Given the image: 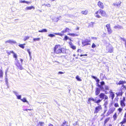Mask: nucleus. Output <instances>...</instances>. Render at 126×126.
Returning a JSON list of instances; mask_svg holds the SVG:
<instances>
[{"label": "nucleus", "instance_id": "nucleus-1", "mask_svg": "<svg viewBox=\"0 0 126 126\" xmlns=\"http://www.w3.org/2000/svg\"><path fill=\"white\" fill-rule=\"evenodd\" d=\"M64 49V48L60 44L56 45L53 47L54 52L56 54H61L63 53Z\"/></svg>", "mask_w": 126, "mask_h": 126}, {"label": "nucleus", "instance_id": "nucleus-2", "mask_svg": "<svg viewBox=\"0 0 126 126\" xmlns=\"http://www.w3.org/2000/svg\"><path fill=\"white\" fill-rule=\"evenodd\" d=\"M94 15L95 17L99 18L101 17V16H105L107 15L105 12L101 9L95 12Z\"/></svg>", "mask_w": 126, "mask_h": 126}, {"label": "nucleus", "instance_id": "nucleus-3", "mask_svg": "<svg viewBox=\"0 0 126 126\" xmlns=\"http://www.w3.org/2000/svg\"><path fill=\"white\" fill-rule=\"evenodd\" d=\"M123 90H126V87L124 85H122L121 87L117 91L116 93V94L117 97L122 96L123 94L124 93L122 91Z\"/></svg>", "mask_w": 126, "mask_h": 126}, {"label": "nucleus", "instance_id": "nucleus-4", "mask_svg": "<svg viewBox=\"0 0 126 126\" xmlns=\"http://www.w3.org/2000/svg\"><path fill=\"white\" fill-rule=\"evenodd\" d=\"M20 60L21 61L20 63L19 62V61L18 60H16V62L15 63V64L17 67L18 69H19L20 70H22L23 69V67L22 65L23 60L22 59H20Z\"/></svg>", "mask_w": 126, "mask_h": 126}, {"label": "nucleus", "instance_id": "nucleus-5", "mask_svg": "<svg viewBox=\"0 0 126 126\" xmlns=\"http://www.w3.org/2000/svg\"><path fill=\"white\" fill-rule=\"evenodd\" d=\"M106 49L107 51V53H111L113 51V47L111 45L109 44L106 46Z\"/></svg>", "mask_w": 126, "mask_h": 126}, {"label": "nucleus", "instance_id": "nucleus-6", "mask_svg": "<svg viewBox=\"0 0 126 126\" xmlns=\"http://www.w3.org/2000/svg\"><path fill=\"white\" fill-rule=\"evenodd\" d=\"M102 109L101 105H99L98 106L96 107L94 109V114H96L99 112L100 110H101Z\"/></svg>", "mask_w": 126, "mask_h": 126}, {"label": "nucleus", "instance_id": "nucleus-7", "mask_svg": "<svg viewBox=\"0 0 126 126\" xmlns=\"http://www.w3.org/2000/svg\"><path fill=\"white\" fill-rule=\"evenodd\" d=\"M120 105L122 107H124L125 106V102L126 101L125 97L123 96L122 98L121 97L120 98Z\"/></svg>", "mask_w": 126, "mask_h": 126}, {"label": "nucleus", "instance_id": "nucleus-8", "mask_svg": "<svg viewBox=\"0 0 126 126\" xmlns=\"http://www.w3.org/2000/svg\"><path fill=\"white\" fill-rule=\"evenodd\" d=\"M100 98L101 99V100L104 99V100H107L108 99V97L104 93H101L99 95Z\"/></svg>", "mask_w": 126, "mask_h": 126}, {"label": "nucleus", "instance_id": "nucleus-9", "mask_svg": "<svg viewBox=\"0 0 126 126\" xmlns=\"http://www.w3.org/2000/svg\"><path fill=\"white\" fill-rule=\"evenodd\" d=\"M91 42L90 40L86 39L82 41V44L83 45V46L86 45H90L91 44L90 43Z\"/></svg>", "mask_w": 126, "mask_h": 126}, {"label": "nucleus", "instance_id": "nucleus-10", "mask_svg": "<svg viewBox=\"0 0 126 126\" xmlns=\"http://www.w3.org/2000/svg\"><path fill=\"white\" fill-rule=\"evenodd\" d=\"M92 101L94 102L95 103H96L98 104L101 101V100L100 99H99L97 101H96L93 98H88V103H89L90 102V101Z\"/></svg>", "mask_w": 126, "mask_h": 126}, {"label": "nucleus", "instance_id": "nucleus-11", "mask_svg": "<svg viewBox=\"0 0 126 126\" xmlns=\"http://www.w3.org/2000/svg\"><path fill=\"white\" fill-rule=\"evenodd\" d=\"M115 108L113 107L110 108L108 111L106 116H107L109 115L110 114H112L115 110Z\"/></svg>", "mask_w": 126, "mask_h": 126}, {"label": "nucleus", "instance_id": "nucleus-12", "mask_svg": "<svg viewBox=\"0 0 126 126\" xmlns=\"http://www.w3.org/2000/svg\"><path fill=\"white\" fill-rule=\"evenodd\" d=\"M106 26L107 28L108 33L109 34H111L112 32V31L111 28L110 24H107L106 25Z\"/></svg>", "mask_w": 126, "mask_h": 126}, {"label": "nucleus", "instance_id": "nucleus-13", "mask_svg": "<svg viewBox=\"0 0 126 126\" xmlns=\"http://www.w3.org/2000/svg\"><path fill=\"white\" fill-rule=\"evenodd\" d=\"M97 5L100 9H103L104 8V6L103 3L100 1H98Z\"/></svg>", "mask_w": 126, "mask_h": 126}, {"label": "nucleus", "instance_id": "nucleus-14", "mask_svg": "<svg viewBox=\"0 0 126 126\" xmlns=\"http://www.w3.org/2000/svg\"><path fill=\"white\" fill-rule=\"evenodd\" d=\"M126 123V119L125 118H123L122 120L119 123V124L121 125V126H125L124 124Z\"/></svg>", "mask_w": 126, "mask_h": 126}, {"label": "nucleus", "instance_id": "nucleus-15", "mask_svg": "<svg viewBox=\"0 0 126 126\" xmlns=\"http://www.w3.org/2000/svg\"><path fill=\"white\" fill-rule=\"evenodd\" d=\"M126 83V81H125L120 80L119 82H117L116 84L117 85H120L121 84L123 85L124 84Z\"/></svg>", "mask_w": 126, "mask_h": 126}, {"label": "nucleus", "instance_id": "nucleus-16", "mask_svg": "<svg viewBox=\"0 0 126 126\" xmlns=\"http://www.w3.org/2000/svg\"><path fill=\"white\" fill-rule=\"evenodd\" d=\"M5 42L6 43H9L11 44H15L16 43V42L15 41L11 40H9L6 41H5Z\"/></svg>", "mask_w": 126, "mask_h": 126}, {"label": "nucleus", "instance_id": "nucleus-17", "mask_svg": "<svg viewBox=\"0 0 126 126\" xmlns=\"http://www.w3.org/2000/svg\"><path fill=\"white\" fill-rule=\"evenodd\" d=\"M70 47L73 50H75L76 48V46L73 45L71 42L69 43Z\"/></svg>", "mask_w": 126, "mask_h": 126}, {"label": "nucleus", "instance_id": "nucleus-18", "mask_svg": "<svg viewBox=\"0 0 126 126\" xmlns=\"http://www.w3.org/2000/svg\"><path fill=\"white\" fill-rule=\"evenodd\" d=\"M121 1L119 0L118 1L116 2V3H113V5L114 6H119L121 5Z\"/></svg>", "mask_w": 126, "mask_h": 126}, {"label": "nucleus", "instance_id": "nucleus-19", "mask_svg": "<svg viewBox=\"0 0 126 126\" xmlns=\"http://www.w3.org/2000/svg\"><path fill=\"white\" fill-rule=\"evenodd\" d=\"M110 119V118L109 117L105 119L104 121V123L103 125V126H106V124L109 121Z\"/></svg>", "mask_w": 126, "mask_h": 126}, {"label": "nucleus", "instance_id": "nucleus-20", "mask_svg": "<svg viewBox=\"0 0 126 126\" xmlns=\"http://www.w3.org/2000/svg\"><path fill=\"white\" fill-rule=\"evenodd\" d=\"M100 90L98 88H96L95 91V95H98L100 93Z\"/></svg>", "mask_w": 126, "mask_h": 126}, {"label": "nucleus", "instance_id": "nucleus-21", "mask_svg": "<svg viewBox=\"0 0 126 126\" xmlns=\"http://www.w3.org/2000/svg\"><path fill=\"white\" fill-rule=\"evenodd\" d=\"M110 97H111V99L113 100L115 96L114 94L113 93L112 91H111L110 92Z\"/></svg>", "mask_w": 126, "mask_h": 126}, {"label": "nucleus", "instance_id": "nucleus-22", "mask_svg": "<svg viewBox=\"0 0 126 126\" xmlns=\"http://www.w3.org/2000/svg\"><path fill=\"white\" fill-rule=\"evenodd\" d=\"M88 13V11L87 10H86L84 11H82L81 12V13L82 14L86 15Z\"/></svg>", "mask_w": 126, "mask_h": 126}, {"label": "nucleus", "instance_id": "nucleus-23", "mask_svg": "<svg viewBox=\"0 0 126 126\" xmlns=\"http://www.w3.org/2000/svg\"><path fill=\"white\" fill-rule=\"evenodd\" d=\"M67 35L73 36H78V34L74 33H68L67 34Z\"/></svg>", "mask_w": 126, "mask_h": 126}, {"label": "nucleus", "instance_id": "nucleus-24", "mask_svg": "<svg viewBox=\"0 0 126 126\" xmlns=\"http://www.w3.org/2000/svg\"><path fill=\"white\" fill-rule=\"evenodd\" d=\"M34 8L35 7L32 6L30 7H26V9L27 10H30L32 9H34Z\"/></svg>", "mask_w": 126, "mask_h": 126}, {"label": "nucleus", "instance_id": "nucleus-25", "mask_svg": "<svg viewBox=\"0 0 126 126\" xmlns=\"http://www.w3.org/2000/svg\"><path fill=\"white\" fill-rule=\"evenodd\" d=\"M13 57L14 58H15V60L16 61L17 60H18V59H17V57L16 54L14 52V53H13Z\"/></svg>", "mask_w": 126, "mask_h": 126}, {"label": "nucleus", "instance_id": "nucleus-26", "mask_svg": "<svg viewBox=\"0 0 126 126\" xmlns=\"http://www.w3.org/2000/svg\"><path fill=\"white\" fill-rule=\"evenodd\" d=\"M113 117L114 120H116L117 118V113H115L113 116Z\"/></svg>", "mask_w": 126, "mask_h": 126}, {"label": "nucleus", "instance_id": "nucleus-27", "mask_svg": "<svg viewBox=\"0 0 126 126\" xmlns=\"http://www.w3.org/2000/svg\"><path fill=\"white\" fill-rule=\"evenodd\" d=\"M39 32H47V30L46 29H43L41 30H39L38 31Z\"/></svg>", "mask_w": 126, "mask_h": 126}, {"label": "nucleus", "instance_id": "nucleus-28", "mask_svg": "<svg viewBox=\"0 0 126 126\" xmlns=\"http://www.w3.org/2000/svg\"><path fill=\"white\" fill-rule=\"evenodd\" d=\"M67 123L68 122L67 121L64 120V122L62 124L61 126H65V124H67Z\"/></svg>", "mask_w": 126, "mask_h": 126}, {"label": "nucleus", "instance_id": "nucleus-29", "mask_svg": "<svg viewBox=\"0 0 126 126\" xmlns=\"http://www.w3.org/2000/svg\"><path fill=\"white\" fill-rule=\"evenodd\" d=\"M68 39H69V40H71V39L70 38H69L66 35L65 36L63 39V40L66 41Z\"/></svg>", "mask_w": 126, "mask_h": 126}, {"label": "nucleus", "instance_id": "nucleus-30", "mask_svg": "<svg viewBox=\"0 0 126 126\" xmlns=\"http://www.w3.org/2000/svg\"><path fill=\"white\" fill-rule=\"evenodd\" d=\"M25 45V44H20L18 45V46L22 48L23 49H24L25 47L24 45Z\"/></svg>", "mask_w": 126, "mask_h": 126}, {"label": "nucleus", "instance_id": "nucleus-31", "mask_svg": "<svg viewBox=\"0 0 126 126\" xmlns=\"http://www.w3.org/2000/svg\"><path fill=\"white\" fill-rule=\"evenodd\" d=\"M30 38V37L29 36H25L24 38L23 39V40L24 41H25L27 40L28 39H29Z\"/></svg>", "mask_w": 126, "mask_h": 126}, {"label": "nucleus", "instance_id": "nucleus-32", "mask_svg": "<svg viewBox=\"0 0 126 126\" xmlns=\"http://www.w3.org/2000/svg\"><path fill=\"white\" fill-rule=\"evenodd\" d=\"M76 78L78 81H80L81 80V79L79 78V76H77L76 77Z\"/></svg>", "mask_w": 126, "mask_h": 126}, {"label": "nucleus", "instance_id": "nucleus-33", "mask_svg": "<svg viewBox=\"0 0 126 126\" xmlns=\"http://www.w3.org/2000/svg\"><path fill=\"white\" fill-rule=\"evenodd\" d=\"M64 30L65 32H69V31H70V29L68 28H66Z\"/></svg>", "mask_w": 126, "mask_h": 126}, {"label": "nucleus", "instance_id": "nucleus-34", "mask_svg": "<svg viewBox=\"0 0 126 126\" xmlns=\"http://www.w3.org/2000/svg\"><path fill=\"white\" fill-rule=\"evenodd\" d=\"M21 100L23 102H27L28 103V102L26 100V98H23L22 99H21Z\"/></svg>", "mask_w": 126, "mask_h": 126}, {"label": "nucleus", "instance_id": "nucleus-35", "mask_svg": "<svg viewBox=\"0 0 126 126\" xmlns=\"http://www.w3.org/2000/svg\"><path fill=\"white\" fill-rule=\"evenodd\" d=\"M54 34L56 35H59L61 36H62L64 34L63 33H55Z\"/></svg>", "mask_w": 126, "mask_h": 126}, {"label": "nucleus", "instance_id": "nucleus-36", "mask_svg": "<svg viewBox=\"0 0 126 126\" xmlns=\"http://www.w3.org/2000/svg\"><path fill=\"white\" fill-rule=\"evenodd\" d=\"M114 106L115 107L117 108L119 107V105L117 102H116L114 104Z\"/></svg>", "mask_w": 126, "mask_h": 126}, {"label": "nucleus", "instance_id": "nucleus-37", "mask_svg": "<svg viewBox=\"0 0 126 126\" xmlns=\"http://www.w3.org/2000/svg\"><path fill=\"white\" fill-rule=\"evenodd\" d=\"M7 53L8 55H10L11 54V53H14V52L13 51H10V52H7Z\"/></svg>", "mask_w": 126, "mask_h": 126}, {"label": "nucleus", "instance_id": "nucleus-38", "mask_svg": "<svg viewBox=\"0 0 126 126\" xmlns=\"http://www.w3.org/2000/svg\"><path fill=\"white\" fill-rule=\"evenodd\" d=\"M94 24V23L92 22H91L89 24L88 27H93Z\"/></svg>", "mask_w": 126, "mask_h": 126}, {"label": "nucleus", "instance_id": "nucleus-39", "mask_svg": "<svg viewBox=\"0 0 126 126\" xmlns=\"http://www.w3.org/2000/svg\"><path fill=\"white\" fill-rule=\"evenodd\" d=\"M117 110L119 111V113H120L122 110V109L119 108Z\"/></svg>", "mask_w": 126, "mask_h": 126}, {"label": "nucleus", "instance_id": "nucleus-40", "mask_svg": "<svg viewBox=\"0 0 126 126\" xmlns=\"http://www.w3.org/2000/svg\"><path fill=\"white\" fill-rule=\"evenodd\" d=\"M40 38H34L33 39V40L34 41H39L40 40Z\"/></svg>", "mask_w": 126, "mask_h": 126}, {"label": "nucleus", "instance_id": "nucleus-41", "mask_svg": "<svg viewBox=\"0 0 126 126\" xmlns=\"http://www.w3.org/2000/svg\"><path fill=\"white\" fill-rule=\"evenodd\" d=\"M96 45H95L94 43H93L92 44L91 47L92 48H94L96 47Z\"/></svg>", "mask_w": 126, "mask_h": 126}, {"label": "nucleus", "instance_id": "nucleus-42", "mask_svg": "<svg viewBox=\"0 0 126 126\" xmlns=\"http://www.w3.org/2000/svg\"><path fill=\"white\" fill-rule=\"evenodd\" d=\"M39 124L40 126H42L44 124V122H39Z\"/></svg>", "mask_w": 126, "mask_h": 126}, {"label": "nucleus", "instance_id": "nucleus-43", "mask_svg": "<svg viewBox=\"0 0 126 126\" xmlns=\"http://www.w3.org/2000/svg\"><path fill=\"white\" fill-rule=\"evenodd\" d=\"M104 88H105V89L104 90H108L109 89L108 87L107 86H105V87Z\"/></svg>", "mask_w": 126, "mask_h": 126}, {"label": "nucleus", "instance_id": "nucleus-44", "mask_svg": "<svg viewBox=\"0 0 126 126\" xmlns=\"http://www.w3.org/2000/svg\"><path fill=\"white\" fill-rule=\"evenodd\" d=\"M48 36L50 37H52L55 36V35L53 34H50L48 35Z\"/></svg>", "mask_w": 126, "mask_h": 126}, {"label": "nucleus", "instance_id": "nucleus-45", "mask_svg": "<svg viewBox=\"0 0 126 126\" xmlns=\"http://www.w3.org/2000/svg\"><path fill=\"white\" fill-rule=\"evenodd\" d=\"M27 51L28 52L29 55L30 56H31V52L30 51V49H27Z\"/></svg>", "mask_w": 126, "mask_h": 126}, {"label": "nucleus", "instance_id": "nucleus-46", "mask_svg": "<svg viewBox=\"0 0 126 126\" xmlns=\"http://www.w3.org/2000/svg\"><path fill=\"white\" fill-rule=\"evenodd\" d=\"M100 88L102 90H103V91H104L105 92V93L106 94H108V93L106 92V91H105V90H104V89L103 88V87H102L101 86V88Z\"/></svg>", "mask_w": 126, "mask_h": 126}, {"label": "nucleus", "instance_id": "nucleus-47", "mask_svg": "<svg viewBox=\"0 0 126 126\" xmlns=\"http://www.w3.org/2000/svg\"><path fill=\"white\" fill-rule=\"evenodd\" d=\"M17 98L18 99H21V96L20 95H17L16 96Z\"/></svg>", "mask_w": 126, "mask_h": 126}, {"label": "nucleus", "instance_id": "nucleus-48", "mask_svg": "<svg viewBox=\"0 0 126 126\" xmlns=\"http://www.w3.org/2000/svg\"><path fill=\"white\" fill-rule=\"evenodd\" d=\"M95 80L96 82V84H98V83H99V80L97 78Z\"/></svg>", "mask_w": 126, "mask_h": 126}, {"label": "nucleus", "instance_id": "nucleus-49", "mask_svg": "<svg viewBox=\"0 0 126 126\" xmlns=\"http://www.w3.org/2000/svg\"><path fill=\"white\" fill-rule=\"evenodd\" d=\"M108 104V102L107 101H105L104 104V105L105 106V107H106V106Z\"/></svg>", "mask_w": 126, "mask_h": 126}, {"label": "nucleus", "instance_id": "nucleus-50", "mask_svg": "<svg viewBox=\"0 0 126 126\" xmlns=\"http://www.w3.org/2000/svg\"><path fill=\"white\" fill-rule=\"evenodd\" d=\"M87 54H81L80 55V56L81 57L83 56H87Z\"/></svg>", "mask_w": 126, "mask_h": 126}, {"label": "nucleus", "instance_id": "nucleus-51", "mask_svg": "<svg viewBox=\"0 0 126 126\" xmlns=\"http://www.w3.org/2000/svg\"><path fill=\"white\" fill-rule=\"evenodd\" d=\"M100 84L101 85H103L105 84V83L104 81H102L101 82Z\"/></svg>", "mask_w": 126, "mask_h": 126}, {"label": "nucleus", "instance_id": "nucleus-52", "mask_svg": "<svg viewBox=\"0 0 126 126\" xmlns=\"http://www.w3.org/2000/svg\"><path fill=\"white\" fill-rule=\"evenodd\" d=\"M91 38L92 39L96 40L97 39V37H91Z\"/></svg>", "mask_w": 126, "mask_h": 126}, {"label": "nucleus", "instance_id": "nucleus-53", "mask_svg": "<svg viewBox=\"0 0 126 126\" xmlns=\"http://www.w3.org/2000/svg\"><path fill=\"white\" fill-rule=\"evenodd\" d=\"M91 77H92V78H93V79H94L95 80L97 78L96 77H95L93 76H92Z\"/></svg>", "mask_w": 126, "mask_h": 126}, {"label": "nucleus", "instance_id": "nucleus-54", "mask_svg": "<svg viewBox=\"0 0 126 126\" xmlns=\"http://www.w3.org/2000/svg\"><path fill=\"white\" fill-rule=\"evenodd\" d=\"M65 73V72H61V71H60V72H59L58 73V74H64V73Z\"/></svg>", "mask_w": 126, "mask_h": 126}, {"label": "nucleus", "instance_id": "nucleus-55", "mask_svg": "<svg viewBox=\"0 0 126 126\" xmlns=\"http://www.w3.org/2000/svg\"><path fill=\"white\" fill-rule=\"evenodd\" d=\"M46 6H47V7H50V4H46L45 5Z\"/></svg>", "mask_w": 126, "mask_h": 126}, {"label": "nucleus", "instance_id": "nucleus-56", "mask_svg": "<svg viewBox=\"0 0 126 126\" xmlns=\"http://www.w3.org/2000/svg\"><path fill=\"white\" fill-rule=\"evenodd\" d=\"M14 93L15 94V95L16 96H17V95H17L18 93H17V92H15V91H14Z\"/></svg>", "mask_w": 126, "mask_h": 126}, {"label": "nucleus", "instance_id": "nucleus-57", "mask_svg": "<svg viewBox=\"0 0 126 126\" xmlns=\"http://www.w3.org/2000/svg\"><path fill=\"white\" fill-rule=\"evenodd\" d=\"M97 86L99 87L100 88L101 87V86L100 85H99V83H98V84H97Z\"/></svg>", "mask_w": 126, "mask_h": 126}, {"label": "nucleus", "instance_id": "nucleus-58", "mask_svg": "<svg viewBox=\"0 0 126 126\" xmlns=\"http://www.w3.org/2000/svg\"><path fill=\"white\" fill-rule=\"evenodd\" d=\"M124 118H125L126 119V112H125L124 114Z\"/></svg>", "mask_w": 126, "mask_h": 126}, {"label": "nucleus", "instance_id": "nucleus-59", "mask_svg": "<svg viewBox=\"0 0 126 126\" xmlns=\"http://www.w3.org/2000/svg\"><path fill=\"white\" fill-rule=\"evenodd\" d=\"M121 39L122 40H123V41H125V42H126V40H125V38H121Z\"/></svg>", "mask_w": 126, "mask_h": 126}, {"label": "nucleus", "instance_id": "nucleus-60", "mask_svg": "<svg viewBox=\"0 0 126 126\" xmlns=\"http://www.w3.org/2000/svg\"><path fill=\"white\" fill-rule=\"evenodd\" d=\"M26 2V1H20V2L21 3H25Z\"/></svg>", "mask_w": 126, "mask_h": 126}, {"label": "nucleus", "instance_id": "nucleus-61", "mask_svg": "<svg viewBox=\"0 0 126 126\" xmlns=\"http://www.w3.org/2000/svg\"><path fill=\"white\" fill-rule=\"evenodd\" d=\"M25 3H26L27 4H29V3H31V2H30L26 1V2H25Z\"/></svg>", "mask_w": 126, "mask_h": 126}, {"label": "nucleus", "instance_id": "nucleus-62", "mask_svg": "<svg viewBox=\"0 0 126 126\" xmlns=\"http://www.w3.org/2000/svg\"><path fill=\"white\" fill-rule=\"evenodd\" d=\"M107 110H105L104 111V112H103V114H105V113L106 112V111H107Z\"/></svg>", "mask_w": 126, "mask_h": 126}, {"label": "nucleus", "instance_id": "nucleus-63", "mask_svg": "<svg viewBox=\"0 0 126 126\" xmlns=\"http://www.w3.org/2000/svg\"><path fill=\"white\" fill-rule=\"evenodd\" d=\"M48 125L49 126H53V125L51 124H49Z\"/></svg>", "mask_w": 126, "mask_h": 126}, {"label": "nucleus", "instance_id": "nucleus-64", "mask_svg": "<svg viewBox=\"0 0 126 126\" xmlns=\"http://www.w3.org/2000/svg\"><path fill=\"white\" fill-rule=\"evenodd\" d=\"M61 32L62 33H65V30L62 31Z\"/></svg>", "mask_w": 126, "mask_h": 126}]
</instances>
